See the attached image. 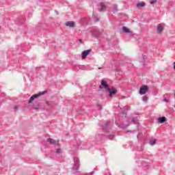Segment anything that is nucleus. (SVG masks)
I'll return each instance as SVG.
<instances>
[{"label":"nucleus","instance_id":"obj_1","mask_svg":"<svg viewBox=\"0 0 175 175\" xmlns=\"http://www.w3.org/2000/svg\"><path fill=\"white\" fill-rule=\"evenodd\" d=\"M74 166L72 167V170L77 173L79 172V169H80V160L79 159V157H74Z\"/></svg>","mask_w":175,"mask_h":175},{"label":"nucleus","instance_id":"obj_2","mask_svg":"<svg viewBox=\"0 0 175 175\" xmlns=\"http://www.w3.org/2000/svg\"><path fill=\"white\" fill-rule=\"evenodd\" d=\"M45 94H47V91H43L42 92H40L38 94H33V96H31L29 100V102L28 103L29 104H31L32 103V102L33 100H35V99H36V98H39V96H42V95H45Z\"/></svg>","mask_w":175,"mask_h":175},{"label":"nucleus","instance_id":"obj_3","mask_svg":"<svg viewBox=\"0 0 175 175\" xmlns=\"http://www.w3.org/2000/svg\"><path fill=\"white\" fill-rule=\"evenodd\" d=\"M102 30H99L98 29H94L92 31V36H94V38H100L102 36Z\"/></svg>","mask_w":175,"mask_h":175},{"label":"nucleus","instance_id":"obj_4","mask_svg":"<svg viewBox=\"0 0 175 175\" xmlns=\"http://www.w3.org/2000/svg\"><path fill=\"white\" fill-rule=\"evenodd\" d=\"M148 92V86L144 85L140 87L139 94V95H146L147 92Z\"/></svg>","mask_w":175,"mask_h":175},{"label":"nucleus","instance_id":"obj_5","mask_svg":"<svg viewBox=\"0 0 175 175\" xmlns=\"http://www.w3.org/2000/svg\"><path fill=\"white\" fill-rule=\"evenodd\" d=\"M99 88L100 90H102V88H105V90H106V91H107L110 88V87H109V84H107V81H106L105 80H102L101 85L99 86Z\"/></svg>","mask_w":175,"mask_h":175},{"label":"nucleus","instance_id":"obj_6","mask_svg":"<svg viewBox=\"0 0 175 175\" xmlns=\"http://www.w3.org/2000/svg\"><path fill=\"white\" fill-rule=\"evenodd\" d=\"M109 92V97L111 98L113 96V95H116V94H117V89L113 88H108V90H107Z\"/></svg>","mask_w":175,"mask_h":175},{"label":"nucleus","instance_id":"obj_7","mask_svg":"<svg viewBox=\"0 0 175 175\" xmlns=\"http://www.w3.org/2000/svg\"><path fill=\"white\" fill-rule=\"evenodd\" d=\"M91 49H88L85 51H83L81 53L82 59H85L87 58V55H89L90 53H91Z\"/></svg>","mask_w":175,"mask_h":175},{"label":"nucleus","instance_id":"obj_8","mask_svg":"<svg viewBox=\"0 0 175 175\" xmlns=\"http://www.w3.org/2000/svg\"><path fill=\"white\" fill-rule=\"evenodd\" d=\"M66 27H69L70 28H75V22L68 21L65 23Z\"/></svg>","mask_w":175,"mask_h":175},{"label":"nucleus","instance_id":"obj_9","mask_svg":"<svg viewBox=\"0 0 175 175\" xmlns=\"http://www.w3.org/2000/svg\"><path fill=\"white\" fill-rule=\"evenodd\" d=\"M100 8L98 10L99 12H106V5H105V3H100Z\"/></svg>","mask_w":175,"mask_h":175},{"label":"nucleus","instance_id":"obj_10","mask_svg":"<svg viewBox=\"0 0 175 175\" xmlns=\"http://www.w3.org/2000/svg\"><path fill=\"white\" fill-rule=\"evenodd\" d=\"M167 121V119H166V117L163 116L158 118V122L159 124H163V122H166Z\"/></svg>","mask_w":175,"mask_h":175},{"label":"nucleus","instance_id":"obj_11","mask_svg":"<svg viewBox=\"0 0 175 175\" xmlns=\"http://www.w3.org/2000/svg\"><path fill=\"white\" fill-rule=\"evenodd\" d=\"M122 31L124 33H131L132 34V31H131V29H129V28L125 27V26H123L122 28Z\"/></svg>","mask_w":175,"mask_h":175},{"label":"nucleus","instance_id":"obj_12","mask_svg":"<svg viewBox=\"0 0 175 175\" xmlns=\"http://www.w3.org/2000/svg\"><path fill=\"white\" fill-rule=\"evenodd\" d=\"M48 143H50V144H59L58 141H55V139H53L52 138L47 139Z\"/></svg>","mask_w":175,"mask_h":175},{"label":"nucleus","instance_id":"obj_13","mask_svg":"<svg viewBox=\"0 0 175 175\" xmlns=\"http://www.w3.org/2000/svg\"><path fill=\"white\" fill-rule=\"evenodd\" d=\"M163 29V26L161 25V24L157 25V33H161Z\"/></svg>","mask_w":175,"mask_h":175},{"label":"nucleus","instance_id":"obj_14","mask_svg":"<svg viewBox=\"0 0 175 175\" xmlns=\"http://www.w3.org/2000/svg\"><path fill=\"white\" fill-rule=\"evenodd\" d=\"M129 125H131V123H128L127 124H120L118 126L119 128H122V129H126V128H128Z\"/></svg>","mask_w":175,"mask_h":175},{"label":"nucleus","instance_id":"obj_15","mask_svg":"<svg viewBox=\"0 0 175 175\" xmlns=\"http://www.w3.org/2000/svg\"><path fill=\"white\" fill-rule=\"evenodd\" d=\"M144 6H146V3L144 2L137 3V8H144Z\"/></svg>","mask_w":175,"mask_h":175},{"label":"nucleus","instance_id":"obj_16","mask_svg":"<svg viewBox=\"0 0 175 175\" xmlns=\"http://www.w3.org/2000/svg\"><path fill=\"white\" fill-rule=\"evenodd\" d=\"M137 117H134L131 120V122H128V123L130 124V125H131V124H137Z\"/></svg>","mask_w":175,"mask_h":175},{"label":"nucleus","instance_id":"obj_17","mask_svg":"<svg viewBox=\"0 0 175 175\" xmlns=\"http://www.w3.org/2000/svg\"><path fill=\"white\" fill-rule=\"evenodd\" d=\"M142 99L143 102H148V97L144 96H142Z\"/></svg>","mask_w":175,"mask_h":175},{"label":"nucleus","instance_id":"obj_18","mask_svg":"<svg viewBox=\"0 0 175 175\" xmlns=\"http://www.w3.org/2000/svg\"><path fill=\"white\" fill-rule=\"evenodd\" d=\"M156 143H157V139L150 141V146H154V144H155Z\"/></svg>","mask_w":175,"mask_h":175},{"label":"nucleus","instance_id":"obj_19","mask_svg":"<svg viewBox=\"0 0 175 175\" xmlns=\"http://www.w3.org/2000/svg\"><path fill=\"white\" fill-rule=\"evenodd\" d=\"M96 137L97 139V140H102V135H96Z\"/></svg>","mask_w":175,"mask_h":175},{"label":"nucleus","instance_id":"obj_20","mask_svg":"<svg viewBox=\"0 0 175 175\" xmlns=\"http://www.w3.org/2000/svg\"><path fill=\"white\" fill-rule=\"evenodd\" d=\"M110 124V122H107V123H105V125L103 126V129H105V128H107V126H109Z\"/></svg>","mask_w":175,"mask_h":175},{"label":"nucleus","instance_id":"obj_21","mask_svg":"<svg viewBox=\"0 0 175 175\" xmlns=\"http://www.w3.org/2000/svg\"><path fill=\"white\" fill-rule=\"evenodd\" d=\"M145 61H146V56H143V59L141 62L142 65H145Z\"/></svg>","mask_w":175,"mask_h":175},{"label":"nucleus","instance_id":"obj_22","mask_svg":"<svg viewBox=\"0 0 175 175\" xmlns=\"http://www.w3.org/2000/svg\"><path fill=\"white\" fill-rule=\"evenodd\" d=\"M108 138L110 139V140H113V139H114V135H108Z\"/></svg>","mask_w":175,"mask_h":175},{"label":"nucleus","instance_id":"obj_23","mask_svg":"<svg viewBox=\"0 0 175 175\" xmlns=\"http://www.w3.org/2000/svg\"><path fill=\"white\" fill-rule=\"evenodd\" d=\"M150 5H154V3H157V0H150Z\"/></svg>","mask_w":175,"mask_h":175},{"label":"nucleus","instance_id":"obj_24","mask_svg":"<svg viewBox=\"0 0 175 175\" xmlns=\"http://www.w3.org/2000/svg\"><path fill=\"white\" fill-rule=\"evenodd\" d=\"M56 152H57V154H61V152H62L61 149L57 148V149L56 150Z\"/></svg>","mask_w":175,"mask_h":175},{"label":"nucleus","instance_id":"obj_25","mask_svg":"<svg viewBox=\"0 0 175 175\" xmlns=\"http://www.w3.org/2000/svg\"><path fill=\"white\" fill-rule=\"evenodd\" d=\"M97 107H98V110H102V105H97Z\"/></svg>","mask_w":175,"mask_h":175},{"label":"nucleus","instance_id":"obj_26","mask_svg":"<svg viewBox=\"0 0 175 175\" xmlns=\"http://www.w3.org/2000/svg\"><path fill=\"white\" fill-rule=\"evenodd\" d=\"M14 109L15 111H17L18 110V107L17 105H15L14 107Z\"/></svg>","mask_w":175,"mask_h":175},{"label":"nucleus","instance_id":"obj_27","mask_svg":"<svg viewBox=\"0 0 175 175\" xmlns=\"http://www.w3.org/2000/svg\"><path fill=\"white\" fill-rule=\"evenodd\" d=\"M163 102H165V103H169V100L167 98H163Z\"/></svg>","mask_w":175,"mask_h":175},{"label":"nucleus","instance_id":"obj_28","mask_svg":"<svg viewBox=\"0 0 175 175\" xmlns=\"http://www.w3.org/2000/svg\"><path fill=\"white\" fill-rule=\"evenodd\" d=\"M113 10H115V12H117V5H113Z\"/></svg>","mask_w":175,"mask_h":175},{"label":"nucleus","instance_id":"obj_29","mask_svg":"<svg viewBox=\"0 0 175 175\" xmlns=\"http://www.w3.org/2000/svg\"><path fill=\"white\" fill-rule=\"evenodd\" d=\"M94 21H99V18H94Z\"/></svg>","mask_w":175,"mask_h":175},{"label":"nucleus","instance_id":"obj_30","mask_svg":"<svg viewBox=\"0 0 175 175\" xmlns=\"http://www.w3.org/2000/svg\"><path fill=\"white\" fill-rule=\"evenodd\" d=\"M79 43L83 44V40H82V39H79Z\"/></svg>","mask_w":175,"mask_h":175},{"label":"nucleus","instance_id":"obj_31","mask_svg":"<svg viewBox=\"0 0 175 175\" xmlns=\"http://www.w3.org/2000/svg\"><path fill=\"white\" fill-rule=\"evenodd\" d=\"M55 13H56V14L58 16V14H59V12H58V11L55 10Z\"/></svg>","mask_w":175,"mask_h":175},{"label":"nucleus","instance_id":"obj_32","mask_svg":"<svg viewBox=\"0 0 175 175\" xmlns=\"http://www.w3.org/2000/svg\"><path fill=\"white\" fill-rule=\"evenodd\" d=\"M173 66H174V70H175V62L173 64Z\"/></svg>","mask_w":175,"mask_h":175},{"label":"nucleus","instance_id":"obj_33","mask_svg":"<svg viewBox=\"0 0 175 175\" xmlns=\"http://www.w3.org/2000/svg\"><path fill=\"white\" fill-rule=\"evenodd\" d=\"M122 99H126V96H122Z\"/></svg>","mask_w":175,"mask_h":175},{"label":"nucleus","instance_id":"obj_34","mask_svg":"<svg viewBox=\"0 0 175 175\" xmlns=\"http://www.w3.org/2000/svg\"><path fill=\"white\" fill-rule=\"evenodd\" d=\"M123 114H125V116H126V112L123 111Z\"/></svg>","mask_w":175,"mask_h":175},{"label":"nucleus","instance_id":"obj_35","mask_svg":"<svg viewBox=\"0 0 175 175\" xmlns=\"http://www.w3.org/2000/svg\"><path fill=\"white\" fill-rule=\"evenodd\" d=\"M36 110H39V108H35Z\"/></svg>","mask_w":175,"mask_h":175}]
</instances>
